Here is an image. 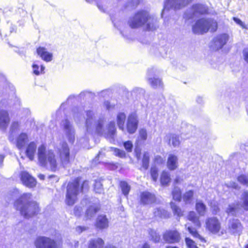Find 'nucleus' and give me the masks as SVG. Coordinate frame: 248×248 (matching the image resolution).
Returning a JSON list of instances; mask_svg holds the SVG:
<instances>
[{"label": "nucleus", "instance_id": "61", "mask_svg": "<svg viewBox=\"0 0 248 248\" xmlns=\"http://www.w3.org/2000/svg\"><path fill=\"white\" fill-rule=\"evenodd\" d=\"M15 30V28L14 27H10V30L9 31V32L8 33V32H5L4 31H0V35H2V34H3V35L5 36L9 35L11 33H12L13 32V31Z\"/></svg>", "mask_w": 248, "mask_h": 248}, {"label": "nucleus", "instance_id": "30", "mask_svg": "<svg viewBox=\"0 0 248 248\" xmlns=\"http://www.w3.org/2000/svg\"><path fill=\"white\" fill-rule=\"evenodd\" d=\"M195 209L199 216L202 217L205 216L207 207L206 205L202 201H198L196 202Z\"/></svg>", "mask_w": 248, "mask_h": 248}, {"label": "nucleus", "instance_id": "9", "mask_svg": "<svg viewBox=\"0 0 248 248\" xmlns=\"http://www.w3.org/2000/svg\"><path fill=\"white\" fill-rule=\"evenodd\" d=\"M59 154L62 164L63 167H68L70 164V150L67 143L63 142L59 148Z\"/></svg>", "mask_w": 248, "mask_h": 248}, {"label": "nucleus", "instance_id": "32", "mask_svg": "<svg viewBox=\"0 0 248 248\" xmlns=\"http://www.w3.org/2000/svg\"><path fill=\"white\" fill-rule=\"evenodd\" d=\"M187 218L189 220L191 221L196 227L200 228L201 227V224L199 217L197 216L194 211H190L189 212Z\"/></svg>", "mask_w": 248, "mask_h": 248}, {"label": "nucleus", "instance_id": "63", "mask_svg": "<svg viewBox=\"0 0 248 248\" xmlns=\"http://www.w3.org/2000/svg\"><path fill=\"white\" fill-rule=\"evenodd\" d=\"M135 155L137 158L139 160L140 157L141 151L140 149L139 148H135Z\"/></svg>", "mask_w": 248, "mask_h": 248}, {"label": "nucleus", "instance_id": "37", "mask_svg": "<svg viewBox=\"0 0 248 248\" xmlns=\"http://www.w3.org/2000/svg\"><path fill=\"white\" fill-rule=\"evenodd\" d=\"M99 208L96 205H91L87 209L86 215L88 218L93 217L99 211Z\"/></svg>", "mask_w": 248, "mask_h": 248}, {"label": "nucleus", "instance_id": "12", "mask_svg": "<svg viewBox=\"0 0 248 248\" xmlns=\"http://www.w3.org/2000/svg\"><path fill=\"white\" fill-rule=\"evenodd\" d=\"M206 229L213 234H216L220 230L221 224L217 217H213L206 218L205 220Z\"/></svg>", "mask_w": 248, "mask_h": 248}, {"label": "nucleus", "instance_id": "13", "mask_svg": "<svg viewBox=\"0 0 248 248\" xmlns=\"http://www.w3.org/2000/svg\"><path fill=\"white\" fill-rule=\"evenodd\" d=\"M139 124L138 117L135 113L130 114L127 118L126 129L128 133L134 134L136 131Z\"/></svg>", "mask_w": 248, "mask_h": 248}, {"label": "nucleus", "instance_id": "64", "mask_svg": "<svg viewBox=\"0 0 248 248\" xmlns=\"http://www.w3.org/2000/svg\"><path fill=\"white\" fill-rule=\"evenodd\" d=\"M81 208L80 207L76 206L74 208V214L77 216H79L80 215Z\"/></svg>", "mask_w": 248, "mask_h": 248}, {"label": "nucleus", "instance_id": "51", "mask_svg": "<svg viewBox=\"0 0 248 248\" xmlns=\"http://www.w3.org/2000/svg\"><path fill=\"white\" fill-rule=\"evenodd\" d=\"M150 173L153 180L155 182L158 177V170L155 167H152L150 170Z\"/></svg>", "mask_w": 248, "mask_h": 248}, {"label": "nucleus", "instance_id": "11", "mask_svg": "<svg viewBox=\"0 0 248 248\" xmlns=\"http://www.w3.org/2000/svg\"><path fill=\"white\" fill-rule=\"evenodd\" d=\"M36 248H57L56 242L51 238L45 236H40L34 242Z\"/></svg>", "mask_w": 248, "mask_h": 248}, {"label": "nucleus", "instance_id": "52", "mask_svg": "<svg viewBox=\"0 0 248 248\" xmlns=\"http://www.w3.org/2000/svg\"><path fill=\"white\" fill-rule=\"evenodd\" d=\"M186 243L188 248H198L194 241L189 238L186 237L185 239Z\"/></svg>", "mask_w": 248, "mask_h": 248}, {"label": "nucleus", "instance_id": "59", "mask_svg": "<svg viewBox=\"0 0 248 248\" xmlns=\"http://www.w3.org/2000/svg\"><path fill=\"white\" fill-rule=\"evenodd\" d=\"M243 55L245 61L248 63V48H245L243 51Z\"/></svg>", "mask_w": 248, "mask_h": 248}, {"label": "nucleus", "instance_id": "57", "mask_svg": "<svg viewBox=\"0 0 248 248\" xmlns=\"http://www.w3.org/2000/svg\"><path fill=\"white\" fill-rule=\"evenodd\" d=\"M103 107L106 108V109L109 110L113 108L114 107V105H111L108 100L105 101L103 103Z\"/></svg>", "mask_w": 248, "mask_h": 248}, {"label": "nucleus", "instance_id": "5", "mask_svg": "<svg viewBox=\"0 0 248 248\" xmlns=\"http://www.w3.org/2000/svg\"><path fill=\"white\" fill-rule=\"evenodd\" d=\"M217 23L211 19L202 18L198 19L192 26L194 33L203 34L209 30L211 32L215 31L217 29Z\"/></svg>", "mask_w": 248, "mask_h": 248}, {"label": "nucleus", "instance_id": "50", "mask_svg": "<svg viewBox=\"0 0 248 248\" xmlns=\"http://www.w3.org/2000/svg\"><path fill=\"white\" fill-rule=\"evenodd\" d=\"M237 181L242 185L248 186V174H241L237 177Z\"/></svg>", "mask_w": 248, "mask_h": 248}, {"label": "nucleus", "instance_id": "55", "mask_svg": "<svg viewBox=\"0 0 248 248\" xmlns=\"http://www.w3.org/2000/svg\"><path fill=\"white\" fill-rule=\"evenodd\" d=\"M124 146L125 150L128 152H131L133 148V144L131 141H127L124 143Z\"/></svg>", "mask_w": 248, "mask_h": 248}, {"label": "nucleus", "instance_id": "26", "mask_svg": "<svg viewBox=\"0 0 248 248\" xmlns=\"http://www.w3.org/2000/svg\"><path fill=\"white\" fill-rule=\"evenodd\" d=\"M20 129V123L17 121L13 122L10 126L9 140L11 142L14 140L15 135L18 132Z\"/></svg>", "mask_w": 248, "mask_h": 248}, {"label": "nucleus", "instance_id": "1", "mask_svg": "<svg viewBox=\"0 0 248 248\" xmlns=\"http://www.w3.org/2000/svg\"><path fill=\"white\" fill-rule=\"evenodd\" d=\"M83 108L81 107H75L72 109L73 117L77 124L84 121L85 133L84 140L87 141L88 135H92L94 132L98 135H104L106 138L113 139L116 134V128L114 121L110 122L107 126L106 130L103 129L104 120L99 118L95 120V112L92 109L84 110L85 115L83 114Z\"/></svg>", "mask_w": 248, "mask_h": 248}, {"label": "nucleus", "instance_id": "4", "mask_svg": "<svg viewBox=\"0 0 248 248\" xmlns=\"http://www.w3.org/2000/svg\"><path fill=\"white\" fill-rule=\"evenodd\" d=\"M37 156L41 166L49 168L52 171L56 170L58 164L52 150H47L45 145L42 144L38 148Z\"/></svg>", "mask_w": 248, "mask_h": 248}, {"label": "nucleus", "instance_id": "41", "mask_svg": "<svg viewBox=\"0 0 248 248\" xmlns=\"http://www.w3.org/2000/svg\"><path fill=\"white\" fill-rule=\"evenodd\" d=\"M171 142L174 147H178L180 144L179 136L174 134H171L170 136L169 144Z\"/></svg>", "mask_w": 248, "mask_h": 248}, {"label": "nucleus", "instance_id": "10", "mask_svg": "<svg viewBox=\"0 0 248 248\" xmlns=\"http://www.w3.org/2000/svg\"><path fill=\"white\" fill-rule=\"evenodd\" d=\"M189 2V0H165L164 9L162 12V16L166 11L170 9H180L185 6Z\"/></svg>", "mask_w": 248, "mask_h": 248}, {"label": "nucleus", "instance_id": "20", "mask_svg": "<svg viewBox=\"0 0 248 248\" xmlns=\"http://www.w3.org/2000/svg\"><path fill=\"white\" fill-rule=\"evenodd\" d=\"M10 121L9 114L7 110L0 109V129L5 131Z\"/></svg>", "mask_w": 248, "mask_h": 248}, {"label": "nucleus", "instance_id": "28", "mask_svg": "<svg viewBox=\"0 0 248 248\" xmlns=\"http://www.w3.org/2000/svg\"><path fill=\"white\" fill-rule=\"evenodd\" d=\"M104 240L100 238L91 239L88 243V248H103Z\"/></svg>", "mask_w": 248, "mask_h": 248}, {"label": "nucleus", "instance_id": "47", "mask_svg": "<svg viewBox=\"0 0 248 248\" xmlns=\"http://www.w3.org/2000/svg\"><path fill=\"white\" fill-rule=\"evenodd\" d=\"M170 207L173 211V214L178 217H181L183 215V212L180 207L177 206L175 203L173 202H170Z\"/></svg>", "mask_w": 248, "mask_h": 248}, {"label": "nucleus", "instance_id": "22", "mask_svg": "<svg viewBox=\"0 0 248 248\" xmlns=\"http://www.w3.org/2000/svg\"><path fill=\"white\" fill-rule=\"evenodd\" d=\"M36 52L41 59L46 62H50L53 59V54L48 52L45 47H38L36 49Z\"/></svg>", "mask_w": 248, "mask_h": 248}, {"label": "nucleus", "instance_id": "15", "mask_svg": "<svg viewBox=\"0 0 248 248\" xmlns=\"http://www.w3.org/2000/svg\"><path fill=\"white\" fill-rule=\"evenodd\" d=\"M154 76L155 69L154 68L149 69L147 72V78L150 85L154 89L162 88L163 83L161 80L155 78Z\"/></svg>", "mask_w": 248, "mask_h": 248}, {"label": "nucleus", "instance_id": "31", "mask_svg": "<svg viewBox=\"0 0 248 248\" xmlns=\"http://www.w3.org/2000/svg\"><path fill=\"white\" fill-rule=\"evenodd\" d=\"M33 73L35 75L38 76L40 74L45 73V67L42 64H40L39 62H35L32 65Z\"/></svg>", "mask_w": 248, "mask_h": 248}, {"label": "nucleus", "instance_id": "27", "mask_svg": "<svg viewBox=\"0 0 248 248\" xmlns=\"http://www.w3.org/2000/svg\"><path fill=\"white\" fill-rule=\"evenodd\" d=\"M28 136L26 133H21L19 134L16 140V146L19 149H22L28 141Z\"/></svg>", "mask_w": 248, "mask_h": 248}, {"label": "nucleus", "instance_id": "24", "mask_svg": "<svg viewBox=\"0 0 248 248\" xmlns=\"http://www.w3.org/2000/svg\"><path fill=\"white\" fill-rule=\"evenodd\" d=\"M37 149V145L34 141L31 142L27 146L26 155L30 160H33Z\"/></svg>", "mask_w": 248, "mask_h": 248}, {"label": "nucleus", "instance_id": "54", "mask_svg": "<svg viewBox=\"0 0 248 248\" xmlns=\"http://www.w3.org/2000/svg\"><path fill=\"white\" fill-rule=\"evenodd\" d=\"M94 191L96 193H101L103 191L102 185L100 181H95L94 184Z\"/></svg>", "mask_w": 248, "mask_h": 248}, {"label": "nucleus", "instance_id": "29", "mask_svg": "<svg viewBox=\"0 0 248 248\" xmlns=\"http://www.w3.org/2000/svg\"><path fill=\"white\" fill-rule=\"evenodd\" d=\"M177 157L174 155H170L167 161V166L169 169L171 170H175L177 168Z\"/></svg>", "mask_w": 248, "mask_h": 248}, {"label": "nucleus", "instance_id": "45", "mask_svg": "<svg viewBox=\"0 0 248 248\" xmlns=\"http://www.w3.org/2000/svg\"><path fill=\"white\" fill-rule=\"evenodd\" d=\"M194 192L192 190H190L186 192L183 195V200L186 203H190L191 200L193 197Z\"/></svg>", "mask_w": 248, "mask_h": 248}, {"label": "nucleus", "instance_id": "60", "mask_svg": "<svg viewBox=\"0 0 248 248\" xmlns=\"http://www.w3.org/2000/svg\"><path fill=\"white\" fill-rule=\"evenodd\" d=\"M233 21L238 25L242 27V28H245L244 23L239 18L237 17H233Z\"/></svg>", "mask_w": 248, "mask_h": 248}, {"label": "nucleus", "instance_id": "2", "mask_svg": "<svg viewBox=\"0 0 248 248\" xmlns=\"http://www.w3.org/2000/svg\"><path fill=\"white\" fill-rule=\"evenodd\" d=\"M14 206L25 218H29L39 211L38 203L32 200L30 193L23 194L15 202Z\"/></svg>", "mask_w": 248, "mask_h": 248}, {"label": "nucleus", "instance_id": "14", "mask_svg": "<svg viewBox=\"0 0 248 248\" xmlns=\"http://www.w3.org/2000/svg\"><path fill=\"white\" fill-rule=\"evenodd\" d=\"M163 238L166 243L173 244L180 241V235L176 230H169L163 234Z\"/></svg>", "mask_w": 248, "mask_h": 248}, {"label": "nucleus", "instance_id": "56", "mask_svg": "<svg viewBox=\"0 0 248 248\" xmlns=\"http://www.w3.org/2000/svg\"><path fill=\"white\" fill-rule=\"evenodd\" d=\"M147 132L144 129H141L139 131V137L141 140H145L147 139Z\"/></svg>", "mask_w": 248, "mask_h": 248}, {"label": "nucleus", "instance_id": "48", "mask_svg": "<svg viewBox=\"0 0 248 248\" xmlns=\"http://www.w3.org/2000/svg\"><path fill=\"white\" fill-rule=\"evenodd\" d=\"M23 7H24L23 4L22 3H20L18 4V7H17L16 9V14L19 15V16H20L21 17H24L27 14V12L23 8Z\"/></svg>", "mask_w": 248, "mask_h": 248}, {"label": "nucleus", "instance_id": "43", "mask_svg": "<svg viewBox=\"0 0 248 248\" xmlns=\"http://www.w3.org/2000/svg\"><path fill=\"white\" fill-rule=\"evenodd\" d=\"M170 180L169 173L166 171H163L160 178V182L162 185L166 186L168 185Z\"/></svg>", "mask_w": 248, "mask_h": 248}, {"label": "nucleus", "instance_id": "33", "mask_svg": "<svg viewBox=\"0 0 248 248\" xmlns=\"http://www.w3.org/2000/svg\"><path fill=\"white\" fill-rule=\"evenodd\" d=\"M154 216L162 218H167L170 217V214L165 209L161 208H156L154 209Z\"/></svg>", "mask_w": 248, "mask_h": 248}, {"label": "nucleus", "instance_id": "53", "mask_svg": "<svg viewBox=\"0 0 248 248\" xmlns=\"http://www.w3.org/2000/svg\"><path fill=\"white\" fill-rule=\"evenodd\" d=\"M114 154L116 156L121 158H124L125 156V153L124 150L117 148H113Z\"/></svg>", "mask_w": 248, "mask_h": 248}, {"label": "nucleus", "instance_id": "7", "mask_svg": "<svg viewBox=\"0 0 248 248\" xmlns=\"http://www.w3.org/2000/svg\"><path fill=\"white\" fill-rule=\"evenodd\" d=\"M60 128L69 142L73 144L75 140L76 131L73 123L67 118H65L61 122Z\"/></svg>", "mask_w": 248, "mask_h": 248}, {"label": "nucleus", "instance_id": "19", "mask_svg": "<svg viewBox=\"0 0 248 248\" xmlns=\"http://www.w3.org/2000/svg\"><path fill=\"white\" fill-rule=\"evenodd\" d=\"M192 14L188 17V18H193L197 15H203L207 13L208 8L203 4H194L191 9Z\"/></svg>", "mask_w": 248, "mask_h": 248}, {"label": "nucleus", "instance_id": "42", "mask_svg": "<svg viewBox=\"0 0 248 248\" xmlns=\"http://www.w3.org/2000/svg\"><path fill=\"white\" fill-rule=\"evenodd\" d=\"M172 195L173 199L178 202H180L182 198V192L180 188L178 186H174L172 191Z\"/></svg>", "mask_w": 248, "mask_h": 248}, {"label": "nucleus", "instance_id": "17", "mask_svg": "<svg viewBox=\"0 0 248 248\" xmlns=\"http://www.w3.org/2000/svg\"><path fill=\"white\" fill-rule=\"evenodd\" d=\"M140 202L142 205H148L155 202V195L148 191H143L140 195Z\"/></svg>", "mask_w": 248, "mask_h": 248}, {"label": "nucleus", "instance_id": "40", "mask_svg": "<svg viewBox=\"0 0 248 248\" xmlns=\"http://www.w3.org/2000/svg\"><path fill=\"white\" fill-rule=\"evenodd\" d=\"M149 161V153L148 152H145L143 154V158L142 159V167L145 170L148 169Z\"/></svg>", "mask_w": 248, "mask_h": 248}, {"label": "nucleus", "instance_id": "6", "mask_svg": "<svg viewBox=\"0 0 248 248\" xmlns=\"http://www.w3.org/2000/svg\"><path fill=\"white\" fill-rule=\"evenodd\" d=\"M79 185L78 178L73 182L68 184L65 199V202L67 205H72L75 203L79 192Z\"/></svg>", "mask_w": 248, "mask_h": 248}, {"label": "nucleus", "instance_id": "23", "mask_svg": "<svg viewBox=\"0 0 248 248\" xmlns=\"http://www.w3.org/2000/svg\"><path fill=\"white\" fill-rule=\"evenodd\" d=\"M95 226L99 230L107 229L109 226V220L106 215H98L96 219Z\"/></svg>", "mask_w": 248, "mask_h": 248}, {"label": "nucleus", "instance_id": "36", "mask_svg": "<svg viewBox=\"0 0 248 248\" xmlns=\"http://www.w3.org/2000/svg\"><path fill=\"white\" fill-rule=\"evenodd\" d=\"M145 93L144 90L140 88L136 87L133 89L131 92L132 96L138 100L142 97Z\"/></svg>", "mask_w": 248, "mask_h": 248}, {"label": "nucleus", "instance_id": "16", "mask_svg": "<svg viewBox=\"0 0 248 248\" xmlns=\"http://www.w3.org/2000/svg\"><path fill=\"white\" fill-rule=\"evenodd\" d=\"M229 39V36L226 33L219 34L215 37L213 40L214 46L213 48L218 50L223 47Z\"/></svg>", "mask_w": 248, "mask_h": 248}, {"label": "nucleus", "instance_id": "49", "mask_svg": "<svg viewBox=\"0 0 248 248\" xmlns=\"http://www.w3.org/2000/svg\"><path fill=\"white\" fill-rule=\"evenodd\" d=\"M112 93V90L110 89H106L102 90L100 92H97L95 96H99L102 97H106L110 95Z\"/></svg>", "mask_w": 248, "mask_h": 248}, {"label": "nucleus", "instance_id": "44", "mask_svg": "<svg viewBox=\"0 0 248 248\" xmlns=\"http://www.w3.org/2000/svg\"><path fill=\"white\" fill-rule=\"evenodd\" d=\"M242 201V207L247 211H248V191H245L241 195Z\"/></svg>", "mask_w": 248, "mask_h": 248}, {"label": "nucleus", "instance_id": "35", "mask_svg": "<svg viewBox=\"0 0 248 248\" xmlns=\"http://www.w3.org/2000/svg\"><path fill=\"white\" fill-rule=\"evenodd\" d=\"M239 205L237 203H232L228 205V207L226 210V212L231 216H236L238 211Z\"/></svg>", "mask_w": 248, "mask_h": 248}, {"label": "nucleus", "instance_id": "25", "mask_svg": "<svg viewBox=\"0 0 248 248\" xmlns=\"http://www.w3.org/2000/svg\"><path fill=\"white\" fill-rule=\"evenodd\" d=\"M183 126L181 127V134H184L186 137V139L189 138L190 136H192L194 131H196L195 127L191 124H188L186 123H183Z\"/></svg>", "mask_w": 248, "mask_h": 248}, {"label": "nucleus", "instance_id": "46", "mask_svg": "<svg viewBox=\"0 0 248 248\" xmlns=\"http://www.w3.org/2000/svg\"><path fill=\"white\" fill-rule=\"evenodd\" d=\"M186 227L187 228V229L189 232L195 238H198L199 239H201V236L198 232L197 230L191 226L188 225V224H186Z\"/></svg>", "mask_w": 248, "mask_h": 248}, {"label": "nucleus", "instance_id": "34", "mask_svg": "<svg viewBox=\"0 0 248 248\" xmlns=\"http://www.w3.org/2000/svg\"><path fill=\"white\" fill-rule=\"evenodd\" d=\"M126 119V115L124 112H120L117 114L116 120L119 128L124 130V124Z\"/></svg>", "mask_w": 248, "mask_h": 248}, {"label": "nucleus", "instance_id": "39", "mask_svg": "<svg viewBox=\"0 0 248 248\" xmlns=\"http://www.w3.org/2000/svg\"><path fill=\"white\" fill-rule=\"evenodd\" d=\"M120 186L123 194L127 197L131 189L130 186L126 182L121 181L120 182Z\"/></svg>", "mask_w": 248, "mask_h": 248}, {"label": "nucleus", "instance_id": "8", "mask_svg": "<svg viewBox=\"0 0 248 248\" xmlns=\"http://www.w3.org/2000/svg\"><path fill=\"white\" fill-rule=\"evenodd\" d=\"M96 96L95 93L89 91L85 90L81 92L78 95L71 94L68 96L65 102L62 103L60 106V109H64L65 106L72 103L75 100H85L87 98H93Z\"/></svg>", "mask_w": 248, "mask_h": 248}, {"label": "nucleus", "instance_id": "21", "mask_svg": "<svg viewBox=\"0 0 248 248\" xmlns=\"http://www.w3.org/2000/svg\"><path fill=\"white\" fill-rule=\"evenodd\" d=\"M228 226L229 229L232 233L238 235L240 234L243 229L241 222L237 219L230 220Z\"/></svg>", "mask_w": 248, "mask_h": 248}, {"label": "nucleus", "instance_id": "62", "mask_svg": "<svg viewBox=\"0 0 248 248\" xmlns=\"http://www.w3.org/2000/svg\"><path fill=\"white\" fill-rule=\"evenodd\" d=\"M87 227H84V226H78L76 228V231L78 232L79 233H81L83 231H85L87 230Z\"/></svg>", "mask_w": 248, "mask_h": 248}, {"label": "nucleus", "instance_id": "18", "mask_svg": "<svg viewBox=\"0 0 248 248\" xmlns=\"http://www.w3.org/2000/svg\"><path fill=\"white\" fill-rule=\"evenodd\" d=\"M21 180L22 183L27 187H33L36 186V181L34 178L27 171H22L20 173Z\"/></svg>", "mask_w": 248, "mask_h": 248}, {"label": "nucleus", "instance_id": "38", "mask_svg": "<svg viewBox=\"0 0 248 248\" xmlns=\"http://www.w3.org/2000/svg\"><path fill=\"white\" fill-rule=\"evenodd\" d=\"M149 234L150 239L155 243H158L160 240V235L155 230L150 229L148 230Z\"/></svg>", "mask_w": 248, "mask_h": 248}, {"label": "nucleus", "instance_id": "58", "mask_svg": "<svg viewBox=\"0 0 248 248\" xmlns=\"http://www.w3.org/2000/svg\"><path fill=\"white\" fill-rule=\"evenodd\" d=\"M227 186L228 187H232L235 189H239L240 188V186L236 182H231L227 184Z\"/></svg>", "mask_w": 248, "mask_h": 248}, {"label": "nucleus", "instance_id": "3", "mask_svg": "<svg viewBox=\"0 0 248 248\" xmlns=\"http://www.w3.org/2000/svg\"><path fill=\"white\" fill-rule=\"evenodd\" d=\"M128 24L132 29H137L144 25L145 30L153 31L158 27L157 19L152 17L145 11H138L128 20Z\"/></svg>", "mask_w": 248, "mask_h": 248}]
</instances>
